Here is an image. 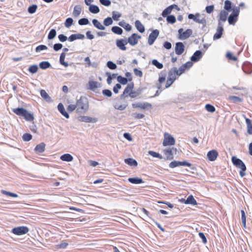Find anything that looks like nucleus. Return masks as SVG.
I'll return each mask as SVG.
<instances>
[{
	"label": "nucleus",
	"mask_w": 252,
	"mask_h": 252,
	"mask_svg": "<svg viewBox=\"0 0 252 252\" xmlns=\"http://www.w3.org/2000/svg\"><path fill=\"white\" fill-rule=\"evenodd\" d=\"M246 123L247 126V132L249 134L252 135V124L251 120L249 118H246Z\"/></svg>",
	"instance_id": "obj_39"
},
{
	"label": "nucleus",
	"mask_w": 252,
	"mask_h": 252,
	"mask_svg": "<svg viewBox=\"0 0 252 252\" xmlns=\"http://www.w3.org/2000/svg\"><path fill=\"white\" fill-rule=\"evenodd\" d=\"M76 105V107H78L76 109L77 113L80 112V109L86 112L89 108L88 99L85 96H81L79 99H77Z\"/></svg>",
	"instance_id": "obj_2"
},
{
	"label": "nucleus",
	"mask_w": 252,
	"mask_h": 252,
	"mask_svg": "<svg viewBox=\"0 0 252 252\" xmlns=\"http://www.w3.org/2000/svg\"><path fill=\"white\" fill-rule=\"evenodd\" d=\"M117 81L119 82L120 84H121L123 85H126L127 83L128 79L121 75L117 76Z\"/></svg>",
	"instance_id": "obj_45"
},
{
	"label": "nucleus",
	"mask_w": 252,
	"mask_h": 252,
	"mask_svg": "<svg viewBox=\"0 0 252 252\" xmlns=\"http://www.w3.org/2000/svg\"><path fill=\"white\" fill-rule=\"evenodd\" d=\"M73 20L72 18H67L66 19L65 21L64 22V26L65 27L68 28L73 24Z\"/></svg>",
	"instance_id": "obj_58"
},
{
	"label": "nucleus",
	"mask_w": 252,
	"mask_h": 252,
	"mask_svg": "<svg viewBox=\"0 0 252 252\" xmlns=\"http://www.w3.org/2000/svg\"><path fill=\"white\" fill-rule=\"evenodd\" d=\"M38 69V67L36 64H33V65H31L29 67L28 71L30 73H32V74H34V73H35L36 72H37Z\"/></svg>",
	"instance_id": "obj_51"
},
{
	"label": "nucleus",
	"mask_w": 252,
	"mask_h": 252,
	"mask_svg": "<svg viewBox=\"0 0 252 252\" xmlns=\"http://www.w3.org/2000/svg\"><path fill=\"white\" fill-rule=\"evenodd\" d=\"M56 34L57 32L55 29H53L51 30L48 35V39L49 40H52L54 39L56 37Z\"/></svg>",
	"instance_id": "obj_52"
},
{
	"label": "nucleus",
	"mask_w": 252,
	"mask_h": 252,
	"mask_svg": "<svg viewBox=\"0 0 252 252\" xmlns=\"http://www.w3.org/2000/svg\"><path fill=\"white\" fill-rule=\"evenodd\" d=\"M229 99L234 103H238L243 101L242 98L234 95L229 96Z\"/></svg>",
	"instance_id": "obj_41"
},
{
	"label": "nucleus",
	"mask_w": 252,
	"mask_h": 252,
	"mask_svg": "<svg viewBox=\"0 0 252 252\" xmlns=\"http://www.w3.org/2000/svg\"><path fill=\"white\" fill-rule=\"evenodd\" d=\"M232 163L236 167L241 169L239 174L241 177H243L246 175L245 171L247 167L244 162L240 158L235 156H233L231 158Z\"/></svg>",
	"instance_id": "obj_3"
},
{
	"label": "nucleus",
	"mask_w": 252,
	"mask_h": 252,
	"mask_svg": "<svg viewBox=\"0 0 252 252\" xmlns=\"http://www.w3.org/2000/svg\"><path fill=\"white\" fill-rule=\"evenodd\" d=\"M205 108L208 112H209L211 113H213L216 110L215 107L213 105H212L210 104H206Z\"/></svg>",
	"instance_id": "obj_59"
},
{
	"label": "nucleus",
	"mask_w": 252,
	"mask_h": 252,
	"mask_svg": "<svg viewBox=\"0 0 252 252\" xmlns=\"http://www.w3.org/2000/svg\"><path fill=\"white\" fill-rule=\"evenodd\" d=\"M40 94L41 97L47 102H49L52 101L51 97L48 95V94L44 90H41L40 91Z\"/></svg>",
	"instance_id": "obj_33"
},
{
	"label": "nucleus",
	"mask_w": 252,
	"mask_h": 252,
	"mask_svg": "<svg viewBox=\"0 0 252 252\" xmlns=\"http://www.w3.org/2000/svg\"><path fill=\"white\" fill-rule=\"evenodd\" d=\"M182 166L190 167V169L192 170L196 169V167L195 166H192L191 163L186 160L182 161Z\"/></svg>",
	"instance_id": "obj_62"
},
{
	"label": "nucleus",
	"mask_w": 252,
	"mask_h": 252,
	"mask_svg": "<svg viewBox=\"0 0 252 252\" xmlns=\"http://www.w3.org/2000/svg\"><path fill=\"white\" fill-rule=\"evenodd\" d=\"M122 16V14L118 12L114 11L112 12V20L113 19L114 21H118L119 18Z\"/></svg>",
	"instance_id": "obj_56"
},
{
	"label": "nucleus",
	"mask_w": 252,
	"mask_h": 252,
	"mask_svg": "<svg viewBox=\"0 0 252 252\" xmlns=\"http://www.w3.org/2000/svg\"><path fill=\"white\" fill-rule=\"evenodd\" d=\"M89 89L94 91L95 89L100 87V84L96 81H90L88 83Z\"/></svg>",
	"instance_id": "obj_26"
},
{
	"label": "nucleus",
	"mask_w": 252,
	"mask_h": 252,
	"mask_svg": "<svg viewBox=\"0 0 252 252\" xmlns=\"http://www.w3.org/2000/svg\"><path fill=\"white\" fill-rule=\"evenodd\" d=\"M242 223L244 227V229H247L246 226V216L245 211L243 210H241Z\"/></svg>",
	"instance_id": "obj_44"
},
{
	"label": "nucleus",
	"mask_w": 252,
	"mask_h": 252,
	"mask_svg": "<svg viewBox=\"0 0 252 252\" xmlns=\"http://www.w3.org/2000/svg\"><path fill=\"white\" fill-rule=\"evenodd\" d=\"M12 111L17 115L24 117L27 121L32 122L34 120L33 114L23 107H17L12 109Z\"/></svg>",
	"instance_id": "obj_1"
},
{
	"label": "nucleus",
	"mask_w": 252,
	"mask_h": 252,
	"mask_svg": "<svg viewBox=\"0 0 252 252\" xmlns=\"http://www.w3.org/2000/svg\"><path fill=\"white\" fill-rule=\"evenodd\" d=\"M152 64L156 66L158 69H162L163 67V64L159 63L156 59H154L152 61Z\"/></svg>",
	"instance_id": "obj_49"
},
{
	"label": "nucleus",
	"mask_w": 252,
	"mask_h": 252,
	"mask_svg": "<svg viewBox=\"0 0 252 252\" xmlns=\"http://www.w3.org/2000/svg\"><path fill=\"white\" fill-rule=\"evenodd\" d=\"M51 66V63L48 61H42L39 64V68L42 69H46Z\"/></svg>",
	"instance_id": "obj_37"
},
{
	"label": "nucleus",
	"mask_w": 252,
	"mask_h": 252,
	"mask_svg": "<svg viewBox=\"0 0 252 252\" xmlns=\"http://www.w3.org/2000/svg\"><path fill=\"white\" fill-rule=\"evenodd\" d=\"M193 65V63L191 62L188 61L186 63L181 65L178 70L176 67H173V69L176 72L177 76H180L185 72L186 69H189Z\"/></svg>",
	"instance_id": "obj_5"
},
{
	"label": "nucleus",
	"mask_w": 252,
	"mask_h": 252,
	"mask_svg": "<svg viewBox=\"0 0 252 252\" xmlns=\"http://www.w3.org/2000/svg\"><path fill=\"white\" fill-rule=\"evenodd\" d=\"M175 143L174 138L170 134L165 133L164 134V140L163 145L164 146L174 145Z\"/></svg>",
	"instance_id": "obj_9"
},
{
	"label": "nucleus",
	"mask_w": 252,
	"mask_h": 252,
	"mask_svg": "<svg viewBox=\"0 0 252 252\" xmlns=\"http://www.w3.org/2000/svg\"><path fill=\"white\" fill-rule=\"evenodd\" d=\"M223 31L224 29L223 28V24L221 22L219 21L218 23L217 32L213 36L214 40H216L220 38L222 35Z\"/></svg>",
	"instance_id": "obj_12"
},
{
	"label": "nucleus",
	"mask_w": 252,
	"mask_h": 252,
	"mask_svg": "<svg viewBox=\"0 0 252 252\" xmlns=\"http://www.w3.org/2000/svg\"><path fill=\"white\" fill-rule=\"evenodd\" d=\"M185 46L184 44L181 42H178L176 43L175 51L177 55H182L185 51Z\"/></svg>",
	"instance_id": "obj_18"
},
{
	"label": "nucleus",
	"mask_w": 252,
	"mask_h": 252,
	"mask_svg": "<svg viewBox=\"0 0 252 252\" xmlns=\"http://www.w3.org/2000/svg\"><path fill=\"white\" fill-rule=\"evenodd\" d=\"M218 156V152L215 150H212L209 151L207 154L208 159L211 161L215 160Z\"/></svg>",
	"instance_id": "obj_22"
},
{
	"label": "nucleus",
	"mask_w": 252,
	"mask_h": 252,
	"mask_svg": "<svg viewBox=\"0 0 252 252\" xmlns=\"http://www.w3.org/2000/svg\"><path fill=\"white\" fill-rule=\"evenodd\" d=\"M133 88H134V83L133 82H131V83L128 84L127 85V86L126 87V88L125 89L123 94L120 95V98L123 99L125 98H127L128 96H129V95H128L129 92L131 90H133Z\"/></svg>",
	"instance_id": "obj_14"
},
{
	"label": "nucleus",
	"mask_w": 252,
	"mask_h": 252,
	"mask_svg": "<svg viewBox=\"0 0 252 252\" xmlns=\"http://www.w3.org/2000/svg\"><path fill=\"white\" fill-rule=\"evenodd\" d=\"M148 154L153 157L158 158L159 159H162L163 157L159 153L153 151H149Z\"/></svg>",
	"instance_id": "obj_47"
},
{
	"label": "nucleus",
	"mask_w": 252,
	"mask_h": 252,
	"mask_svg": "<svg viewBox=\"0 0 252 252\" xmlns=\"http://www.w3.org/2000/svg\"><path fill=\"white\" fill-rule=\"evenodd\" d=\"M124 161L126 164L131 166L136 167L138 165L137 161L132 158H126Z\"/></svg>",
	"instance_id": "obj_28"
},
{
	"label": "nucleus",
	"mask_w": 252,
	"mask_h": 252,
	"mask_svg": "<svg viewBox=\"0 0 252 252\" xmlns=\"http://www.w3.org/2000/svg\"><path fill=\"white\" fill-rule=\"evenodd\" d=\"M111 31L115 34L118 35L122 34L123 32V29L118 26H113L111 28Z\"/></svg>",
	"instance_id": "obj_38"
},
{
	"label": "nucleus",
	"mask_w": 252,
	"mask_h": 252,
	"mask_svg": "<svg viewBox=\"0 0 252 252\" xmlns=\"http://www.w3.org/2000/svg\"><path fill=\"white\" fill-rule=\"evenodd\" d=\"M107 66L111 70H114L117 68V65L112 61H108L106 63Z\"/></svg>",
	"instance_id": "obj_60"
},
{
	"label": "nucleus",
	"mask_w": 252,
	"mask_h": 252,
	"mask_svg": "<svg viewBox=\"0 0 252 252\" xmlns=\"http://www.w3.org/2000/svg\"><path fill=\"white\" fill-rule=\"evenodd\" d=\"M145 89L146 88L139 87L136 90L134 91L131 90L130 91L128 95L132 98H135L140 95Z\"/></svg>",
	"instance_id": "obj_20"
},
{
	"label": "nucleus",
	"mask_w": 252,
	"mask_h": 252,
	"mask_svg": "<svg viewBox=\"0 0 252 252\" xmlns=\"http://www.w3.org/2000/svg\"><path fill=\"white\" fill-rule=\"evenodd\" d=\"M45 146L46 145L44 142H41L35 146L34 151L36 154L42 153L45 151Z\"/></svg>",
	"instance_id": "obj_23"
},
{
	"label": "nucleus",
	"mask_w": 252,
	"mask_h": 252,
	"mask_svg": "<svg viewBox=\"0 0 252 252\" xmlns=\"http://www.w3.org/2000/svg\"><path fill=\"white\" fill-rule=\"evenodd\" d=\"M224 9L227 11V12L231 11L232 9V2L229 0H226L224 1Z\"/></svg>",
	"instance_id": "obj_40"
},
{
	"label": "nucleus",
	"mask_w": 252,
	"mask_h": 252,
	"mask_svg": "<svg viewBox=\"0 0 252 252\" xmlns=\"http://www.w3.org/2000/svg\"><path fill=\"white\" fill-rule=\"evenodd\" d=\"M228 12L225 10H221L220 13L219 22H225L227 18Z\"/></svg>",
	"instance_id": "obj_29"
},
{
	"label": "nucleus",
	"mask_w": 252,
	"mask_h": 252,
	"mask_svg": "<svg viewBox=\"0 0 252 252\" xmlns=\"http://www.w3.org/2000/svg\"><path fill=\"white\" fill-rule=\"evenodd\" d=\"M128 181L133 184H140L144 183L143 179L139 177H130L128 179Z\"/></svg>",
	"instance_id": "obj_27"
},
{
	"label": "nucleus",
	"mask_w": 252,
	"mask_h": 252,
	"mask_svg": "<svg viewBox=\"0 0 252 252\" xmlns=\"http://www.w3.org/2000/svg\"><path fill=\"white\" fill-rule=\"evenodd\" d=\"M226 57L229 60L233 61H237L238 59L237 58L234 56L232 53L230 52H227L226 54Z\"/></svg>",
	"instance_id": "obj_57"
},
{
	"label": "nucleus",
	"mask_w": 252,
	"mask_h": 252,
	"mask_svg": "<svg viewBox=\"0 0 252 252\" xmlns=\"http://www.w3.org/2000/svg\"><path fill=\"white\" fill-rule=\"evenodd\" d=\"M166 21L167 22V23H168L169 24H173L176 21V17L174 15H169L168 16L166 17Z\"/></svg>",
	"instance_id": "obj_48"
},
{
	"label": "nucleus",
	"mask_w": 252,
	"mask_h": 252,
	"mask_svg": "<svg viewBox=\"0 0 252 252\" xmlns=\"http://www.w3.org/2000/svg\"><path fill=\"white\" fill-rule=\"evenodd\" d=\"M47 49V47L45 45H40L37 46L35 48V52H39L41 51Z\"/></svg>",
	"instance_id": "obj_64"
},
{
	"label": "nucleus",
	"mask_w": 252,
	"mask_h": 252,
	"mask_svg": "<svg viewBox=\"0 0 252 252\" xmlns=\"http://www.w3.org/2000/svg\"><path fill=\"white\" fill-rule=\"evenodd\" d=\"M37 8V6L36 4H32L28 7V11L30 14H33L36 12Z\"/></svg>",
	"instance_id": "obj_54"
},
{
	"label": "nucleus",
	"mask_w": 252,
	"mask_h": 252,
	"mask_svg": "<svg viewBox=\"0 0 252 252\" xmlns=\"http://www.w3.org/2000/svg\"><path fill=\"white\" fill-rule=\"evenodd\" d=\"M175 75H176V72L174 71H173V68L169 71L168 76L167 78V80L166 81V82L165 88H169L174 83L176 79Z\"/></svg>",
	"instance_id": "obj_11"
},
{
	"label": "nucleus",
	"mask_w": 252,
	"mask_h": 252,
	"mask_svg": "<svg viewBox=\"0 0 252 252\" xmlns=\"http://www.w3.org/2000/svg\"><path fill=\"white\" fill-rule=\"evenodd\" d=\"M79 121L85 123H95L98 121L96 118H92L87 116H80L78 117Z\"/></svg>",
	"instance_id": "obj_15"
},
{
	"label": "nucleus",
	"mask_w": 252,
	"mask_h": 252,
	"mask_svg": "<svg viewBox=\"0 0 252 252\" xmlns=\"http://www.w3.org/2000/svg\"><path fill=\"white\" fill-rule=\"evenodd\" d=\"M135 26L136 29L141 33L145 32V29L139 20H136L135 22Z\"/></svg>",
	"instance_id": "obj_30"
},
{
	"label": "nucleus",
	"mask_w": 252,
	"mask_h": 252,
	"mask_svg": "<svg viewBox=\"0 0 252 252\" xmlns=\"http://www.w3.org/2000/svg\"><path fill=\"white\" fill-rule=\"evenodd\" d=\"M159 77L158 80V83L162 84L165 81L166 71L165 70L161 71L159 74Z\"/></svg>",
	"instance_id": "obj_35"
},
{
	"label": "nucleus",
	"mask_w": 252,
	"mask_h": 252,
	"mask_svg": "<svg viewBox=\"0 0 252 252\" xmlns=\"http://www.w3.org/2000/svg\"><path fill=\"white\" fill-rule=\"evenodd\" d=\"M192 33L191 29H189L184 32L183 29L181 28L178 30L179 38L181 40L186 39L191 36Z\"/></svg>",
	"instance_id": "obj_8"
},
{
	"label": "nucleus",
	"mask_w": 252,
	"mask_h": 252,
	"mask_svg": "<svg viewBox=\"0 0 252 252\" xmlns=\"http://www.w3.org/2000/svg\"><path fill=\"white\" fill-rule=\"evenodd\" d=\"M186 204H190L192 205H196L197 203L196 200L194 198L192 195H189L186 199Z\"/></svg>",
	"instance_id": "obj_36"
},
{
	"label": "nucleus",
	"mask_w": 252,
	"mask_h": 252,
	"mask_svg": "<svg viewBox=\"0 0 252 252\" xmlns=\"http://www.w3.org/2000/svg\"><path fill=\"white\" fill-rule=\"evenodd\" d=\"M132 107L133 108H139L142 109H145L148 108H152V105L148 102H138L132 104Z\"/></svg>",
	"instance_id": "obj_17"
},
{
	"label": "nucleus",
	"mask_w": 252,
	"mask_h": 252,
	"mask_svg": "<svg viewBox=\"0 0 252 252\" xmlns=\"http://www.w3.org/2000/svg\"><path fill=\"white\" fill-rule=\"evenodd\" d=\"M60 159L64 161L70 162L73 159V157L69 154H64L61 156Z\"/></svg>",
	"instance_id": "obj_32"
},
{
	"label": "nucleus",
	"mask_w": 252,
	"mask_h": 252,
	"mask_svg": "<svg viewBox=\"0 0 252 252\" xmlns=\"http://www.w3.org/2000/svg\"><path fill=\"white\" fill-rule=\"evenodd\" d=\"M92 23L94 27L98 30L101 31H104L105 30V27L103 26L97 19H93Z\"/></svg>",
	"instance_id": "obj_25"
},
{
	"label": "nucleus",
	"mask_w": 252,
	"mask_h": 252,
	"mask_svg": "<svg viewBox=\"0 0 252 252\" xmlns=\"http://www.w3.org/2000/svg\"><path fill=\"white\" fill-rule=\"evenodd\" d=\"M118 25L123 27L127 32H129L131 30V26L129 24L126 23L124 20L119 22Z\"/></svg>",
	"instance_id": "obj_31"
},
{
	"label": "nucleus",
	"mask_w": 252,
	"mask_h": 252,
	"mask_svg": "<svg viewBox=\"0 0 252 252\" xmlns=\"http://www.w3.org/2000/svg\"><path fill=\"white\" fill-rule=\"evenodd\" d=\"M113 105L115 109L120 111H123L125 110L127 106V104L126 103L122 105H119L117 103H114Z\"/></svg>",
	"instance_id": "obj_42"
},
{
	"label": "nucleus",
	"mask_w": 252,
	"mask_h": 252,
	"mask_svg": "<svg viewBox=\"0 0 252 252\" xmlns=\"http://www.w3.org/2000/svg\"><path fill=\"white\" fill-rule=\"evenodd\" d=\"M102 93L103 95H104V96H107L109 97H111L112 95V92L111 91V90H110L109 89L103 90L102 91Z\"/></svg>",
	"instance_id": "obj_63"
},
{
	"label": "nucleus",
	"mask_w": 252,
	"mask_h": 252,
	"mask_svg": "<svg viewBox=\"0 0 252 252\" xmlns=\"http://www.w3.org/2000/svg\"><path fill=\"white\" fill-rule=\"evenodd\" d=\"M81 10V7L80 5L75 6L73 11V16L75 17H78L80 14Z\"/></svg>",
	"instance_id": "obj_43"
},
{
	"label": "nucleus",
	"mask_w": 252,
	"mask_h": 252,
	"mask_svg": "<svg viewBox=\"0 0 252 252\" xmlns=\"http://www.w3.org/2000/svg\"><path fill=\"white\" fill-rule=\"evenodd\" d=\"M89 6V11L93 14H97V13H99L100 11L99 8L98 7V6H97L96 5L91 4Z\"/></svg>",
	"instance_id": "obj_34"
},
{
	"label": "nucleus",
	"mask_w": 252,
	"mask_h": 252,
	"mask_svg": "<svg viewBox=\"0 0 252 252\" xmlns=\"http://www.w3.org/2000/svg\"><path fill=\"white\" fill-rule=\"evenodd\" d=\"M172 8L170 6L164 9L162 12L161 15L163 17H166L168 16L172 11Z\"/></svg>",
	"instance_id": "obj_46"
},
{
	"label": "nucleus",
	"mask_w": 252,
	"mask_h": 252,
	"mask_svg": "<svg viewBox=\"0 0 252 252\" xmlns=\"http://www.w3.org/2000/svg\"><path fill=\"white\" fill-rule=\"evenodd\" d=\"M240 9L239 7L234 9L232 12L228 17V22L229 25H235L238 21V17L239 14Z\"/></svg>",
	"instance_id": "obj_4"
},
{
	"label": "nucleus",
	"mask_w": 252,
	"mask_h": 252,
	"mask_svg": "<svg viewBox=\"0 0 252 252\" xmlns=\"http://www.w3.org/2000/svg\"><path fill=\"white\" fill-rule=\"evenodd\" d=\"M203 54L201 50L196 51L193 55L190 57V61L192 63L193 62H197L199 61L202 57Z\"/></svg>",
	"instance_id": "obj_21"
},
{
	"label": "nucleus",
	"mask_w": 252,
	"mask_h": 252,
	"mask_svg": "<svg viewBox=\"0 0 252 252\" xmlns=\"http://www.w3.org/2000/svg\"><path fill=\"white\" fill-rule=\"evenodd\" d=\"M141 38V36L136 33H132L126 39L127 43H129L131 46H135L138 43V40Z\"/></svg>",
	"instance_id": "obj_10"
},
{
	"label": "nucleus",
	"mask_w": 252,
	"mask_h": 252,
	"mask_svg": "<svg viewBox=\"0 0 252 252\" xmlns=\"http://www.w3.org/2000/svg\"><path fill=\"white\" fill-rule=\"evenodd\" d=\"M29 228L26 226L15 227L11 230V232L16 235H22L27 233Z\"/></svg>",
	"instance_id": "obj_7"
},
{
	"label": "nucleus",
	"mask_w": 252,
	"mask_h": 252,
	"mask_svg": "<svg viewBox=\"0 0 252 252\" xmlns=\"http://www.w3.org/2000/svg\"><path fill=\"white\" fill-rule=\"evenodd\" d=\"M127 44L126 39H118L116 41V44L118 48L123 51H125L126 49V45Z\"/></svg>",
	"instance_id": "obj_19"
},
{
	"label": "nucleus",
	"mask_w": 252,
	"mask_h": 252,
	"mask_svg": "<svg viewBox=\"0 0 252 252\" xmlns=\"http://www.w3.org/2000/svg\"><path fill=\"white\" fill-rule=\"evenodd\" d=\"M159 32L158 30H154L149 34L148 42L149 45H152L157 37L158 36Z\"/></svg>",
	"instance_id": "obj_13"
},
{
	"label": "nucleus",
	"mask_w": 252,
	"mask_h": 252,
	"mask_svg": "<svg viewBox=\"0 0 252 252\" xmlns=\"http://www.w3.org/2000/svg\"><path fill=\"white\" fill-rule=\"evenodd\" d=\"M113 22L112 18L110 17H108L105 18L103 20L104 25L107 27L112 25Z\"/></svg>",
	"instance_id": "obj_55"
},
{
	"label": "nucleus",
	"mask_w": 252,
	"mask_h": 252,
	"mask_svg": "<svg viewBox=\"0 0 252 252\" xmlns=\"http://www.w3.org/2000/svg\"><path fill=\"white\" fill-rule=\"evenodd\" d=\"M58 109L61 114L65 118L68 119L69 115L68 113L65 111L63 105L62 103H60L58 105Z\"/></svg>",
	"instance_id": "obj_24"
},
{
	"label": "nucleus",
	"mask_w": 252,
	"mask_h": 252,
	"mask_svg": "<svg viewBox=\"0 0 252 252\" xmlns=\"http://www.w3.org/2000/svg\"><path fill=\"white\" fill-rule=\"evenodd\" d=\"M200 14L198 13H196L195 15L190 13L188 15V18L189 19L193 20L196 23L201 24L203 25L202 29H203L206 25V20L205 18H202L201 19H199Z\"/></svg>",
	"instance_id": "obj_6"
},
{
	"label": "nucleus",
	"mask_w": 252,
	"mask_h": 252,
	"mask_svg": "<svg viewBox=\"0 0 252 252\" xmlns=\"http://www.w3.org/2000/svg\"><path fill=\"white\" fill-rule=\"evenodd\" d=\"M78 24L79 25H86L90 24V21L88 18H82L78 20Z\"/></svg>",
	"instance_id": "obj_53"
},
{
	"label": "nucleus",
	"mask_w": 252,
	"mask_h": 252,
	"mask_svg": "<svg viewBox=\"0 0 252 252\" xmlns=\"http://www.w3.org/2000/svg\"><path fill=\"white\" fill-rule=\"evenodd\" d=\"M173 150H175V154H176L177 149L174 148H168L164 150L163 152L164 154L166 156L167 160H171L174 158V152Z\"/></svg>",
	"instance_id": "obj_16"
},
{
	"label": "nucleus",
	"mask_w": 252,
	"mask_h": 252,
	"mask_svg": "<svg viewBox=\"0 0 252 252\" xmlns=\"http://www.w3.org/2000/svg\"><path fill=\"white\" fill-rule=\"evenodd\" d=\"M1 192L3 194L12 197H17L18 196V194H17L16 193L6 191L5 190H1Z\"/></svg>",
	"instance_id": "obj_50"
},
{
	"label": "nucleus",
	"mask_w": 252,
	"mask_h": 252,
	"mask_svg": "<svg viewBox=\"0 0 252 252\" xmlns=\"http://www.w3.org/2000/svg\"><path fill=\"white\" fill-rule=\"evenodd\" d=\"M32 135L31 134L28 133L24 134V135L22 136L23 140L24 141H26V142L30 141L32 139Z\"/></svg>",
	"instance_id": "obj_61"
}]
</instances>
